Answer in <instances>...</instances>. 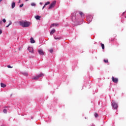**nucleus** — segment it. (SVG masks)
Segmentation results:
<instances>
[{
	"instance_id": "11",
	"label": "nucleus",
	"mask_w": 126,
	"mask_h": 126,
	"mask_svg": "<svg viewBox=\"0 0 126 126\" xmlns=\"http://www.w3.org/2000/svg\"><path fill=\"white\" fill-rule=\"evenodd\" d=\"M55 32H56V30L55 29L52 30L50 32V35L52 36V35L54 34V33H55Z\"/></svg>"
},
{
	"instance_id": "29",
	"label": "nucleus",
	"mask_w": 126,
	"mask_h": 126,
	"mask_svg": "<svg viewBox=\"0 0 126 126\" xmlns=\"http://www.w3.org/2000/svg\"><path fill=\"white\" fill-rule=\"evenodd\" d=\"M23 5H24V4H21V5H20V7H22V6H23Z\"/></svg>"
},
{
	"instance_id": "37",
	"label": "nucleus",
	"mask_w": 126,
	"mask_h": 126,
	"mask_svg": "<svg viewBox=\"0 0 126 126\" xmlns=\"http://www.w3.org/2000/svg\"><path fill=\"white\" fill-rule=\"evenodd\" d=\"M28 0H26V1H28Z\"/></svg>"
},
{
	"instance_id": "5",
	"label": "nucleus",
	"mask_w": 126,
	"mask_h": 126,
	"mask_svg": "<svg viewBox=\"0 0 126 126\" xmlns=\"http://www.w3.org/2000/svg\"><path fill=\"white\" fill-rule=\"evenodd\" d=\"M56 1H54L52 3L50 4V5L48 7V9H52V8H54L56 5Z\"/></svg>"
},
{
	"instance_id": "39",
	"label": "nucleus",
	"mask_w": 126,
	"mask_h": 126,
	"mask_svg": "<svg viewBox=\"0 0 126 126\" xmlns=\"http://www.w3.org/2000/svg\"><path fill=\"white\" fill-rule=\"evenodd\" d=\"M32 119H33V117H32Z\"/></svg>"
},
{
	"instance_id": "9",
	"label": "nucleus",
	"mask_w": 126,
	"mask_h": 126,
	"mask_svg": "<svg viewBox=\"0 0 126 126\" xmlns=\"http://www.w3.org/2000/svg\"><path fill=\"white\" fill-rule=\"evenodd\" d=\"M38 53L40 56H44V51L42 49H39L38 50Z\"/></svg>"
},
{
	"instance_id": "15",
	"label": "nucleus",
	"mask_w": 126,
	"mask_h": 126,
	"mask_svg": "<svg viewBox=\"0 0 126 126\" xmlns=\"http://www.w3.org/2000/svg\"><path fill=\"white\" fill-rule=\"evenodd\" d=\"M0 85H1V87H2L3 88H4L5 87H6V85L1 83L0 84Z\"/></svg>"
},
{
	"instance_id": "30",
	"label": "nucleus",
	"mask_w": 126,
	"mask_h": 126,
	"mask_svg": "<svg viewBox=\"0 0 126 126\" xmlns=\"http://www.w3.org/2000/svg\"><path fill=\"white\" fill-rule=\"evenodd\" d=\"M2 24V21L0 20V25H1Z\"/></svg>"
},
{
	"instance_id": "17",
	"label": "nucleus",
	"mask_w": 126,
	"mask_h": 126,
	"mask_svg": "<svg viewBox=\"0 0 126 126\" xmlns=\"http://www.w3.org/2000/svg\"><path fill=\"white\" fill-rule=\"evenodd\" d=\"M54 26H58V24H52L51 26H50V28H52V27H54Z\"/></svg>"
},
{
	"instance_id": "10",
	"label": "nucleus",
	"mask_w": 126,
	"mask_h": 126,
	"mask_svg": "<svg viewBox=\"0 0 126 126\" xmlns=\"http://www.w3.org/2000/svg\"><path fill=\"white\" fill-rule=\"evenodd\" d=\"M79 13L80 15H81V17H82V19L85 18L84 14L82 12L80 11V12H79Z\"/></svg>"
},
{
	"instance_id": "36",
	"label": "nucleus",
	"mask_w": 126,
	"mask_h": 126,
	"mask_svg": "<svg viewBox=\"0 0 126 126\" xmlns=\"http://www.w3.org/2000/svg\"><path fill=\"white\" fill-rule=\"evenodd\" d=\"M126 13V12H123V14H125Z\"/></svg>"
},
{
	"instance_id": "38",
	"label": "nucleus",
	"mask_w": 126,
	"mask_h": 126,
	"mask_svg": "<svg viewBox=\"0 0 126 126\" xmlns=\"http://www.w3.org/2000/svg\"><path fill=\"white\" fill-rule=\"evenodd\" d=\"M19 2H20V1H19Z\"/></svg>"
},
{
	"instance_id": "8",
	"label": "nucleus",
	"mask_w": 126,
	"mask_h": 126,
	"mask_svg": "<svg viewBox=\"0 0 126 126\" xmlns=\"http://www.w3.org/2000/svg\"><path fill=\"white\" fill-rule=\"evenodd\" d=\"M28 50L30 53H31L32 54H33L34 53V50H33V47H29Z\"/></svg>"
},
{
	"instance_id": "23",
	"label": "nucleus",
	"mask_w": 126,
	"mask_h": 126,
	"mask_svg": "<svg viewBox=\"0 0 126 126\" xmlns=\"http://www.w3.org/2000/svg\"><path fill=\"white\" fill-rule=\"evenodd\" d=\"M2 22H3V23H5V22H6V20H5V19H3L2 21Z\"/></svg>"
},
{
	"instance_id": "20",
	"label": "nucleus",
	"mask_w": 126,
	"mask_h": 126,
	"mask_svg": "<svg viewBox=\"0 0 126 126\" xmlns=\"http://www.w3.org/2000/svg\"><path fill=\"white\" fill-rule=\"evenodd\" d=\"M3 113H4V114H6V113H7V109H4L3 110Z\"/></svg>"
},
{
	"instance_id": "35",
	"label": "nucleus",
	"mask_w": 126,
	"mask_h": 126,
	"mask_svg": "<svg viewBox=\"0 0 126 126\" xmlns=\"http://www.w3.org/2000/svg\"><path fill=\"white\" fill-rule=\"evenodd\" d=\"M42 3H42V2H40V3H39L40 4H42Z\"/></svg>"
},
{
	"instance_id": "22",
	"label": "nucleus",
	"mask_w": 126,
	"mask_h": 126,
	"mask_svg": "<svg viewBox=\"0 0 126 126\" xmlns=\"http://www.w3.org/2000/svg\"><path fill=\"white\" fill-rule=\"evenodd\" d=\"M48 4H50V1L46 2L44 5L46 6L48 5Z\"/></svg>"
},
{
	"instance_id": "2",
	"label": "nucleus",
	"mask_w": 126,
	"mask_h": 126,
	"mask_svg": "<svg viewBox=\"0 0 126 126\" xmlns=\"http://www.w3.org/2000/svg\"><path fill=\"white\" fill-rule=\"evenodd\" d=\"M20 25L22 27H29L30 26V23L28 22L21 21L20 22Z\"/></svg>"
},
{
	"instance_id": "32",
	"label": "nucleus",
	"mask_w": 126,
	"mask_h": 126,
	"mask_svg": "<svg viewBox=\"0 0 126 126\" xmlns=\"http://www.w3.org/2000/svg\"><path fill=\"white\" fill-rule=\"evenodd\" d=\"M45 7H46V5H45V4H44V5L42 7V9H44V8H45Z\"/></svg>"
},
{
	"instance_id": "27",
	"label": "nucleus",
	"mask_w": 126,
	"mask_h": 126,
	"mask_svg": "<svg viewBox=\"0 0 126 126\" xmlns=\"http://www.w3.org/2000/svg\"><path fill=\"white\" fill-rule=\"evenodd\" d=\"M49 52H50V53H53V49H50V50H49Z\"/></svg>"
},
{
	"instance_id": "33",
	"label": "nucleus",
	"mask_w": 126,
	"mask_h": 126,
	"mask_svg": "<svg viewBox=\"0 0 126 126\" xmlns=\"http://www.w3.org/2000/svg\"><path fill=\"white\" fill-rule=\"evenodd\" d=\"M6 108H10V106H6Z\"/></svg>"
},
{
	"instance_id": "24",
	"label": "nucleus",
	"mask_w": 126,
	"mask_h": 126,
	"mask_svg": "<svg viewBox=\"0 0 126 126\" xmlns=\"http://www.w3.org/2000/svg\"><path fill=\"white\" fill-rule=\"evenodd\" d=\"M94 117H95V118H98V114L95 113L94 114Z\"/></svg>"
},
{
	"instance_id": "26",
	"label": "nucleus",
	"mask_w": 126,
	"mask_h": 126,
	"mask_svg": "<svg viewBox=\"0 0 126 126\" xmlns=\"http://www.w3.org/2000/svg\"><path fill=\"white\" fill-rule=\"evenodd\" d=\"M23 74H24V75H26V76H28V73H24Z\"/></svg>"
},
{
	"instance_id": "4",
	"label": "nucleus",
	"mask_w": 126,
	"mask_h": 126,
	"mask_svg": "<svg viewBox=\"0 0 126 126\" xmlns=\"http://www.w3.org/2000/svg\"><path fill=\"white\" fill-rule=\"evenodd\" d=\"M93 18V17H92V16L88 15L86 19V20L88 22V23H90V22L92 21Z\"/></svg>"
},
{
	"instance_id": "16",
	"label": "nucleus",
	"mask_w": 126,
	"mask_h": 126,
	"mask_svg": "<svg viewBox=\"0 0 126 126\" xmlns=\"http://www.w3.org/2000/svg\"><path fill=\"white\" fill-rule=\"evenodd\" d=\"M35 19H36V20H39L40 19V18H41V16L37 15L35 16Z\"/></svg>"
},
{
	"instance_id": "25",
	"label": "nucleus",
	"mask_w": 126,
	"mask_h": 126,
	"mask_svg": "<svg viewBox=\"0 0 126 126\" xmlns=\"http://www.w3.org/2000/svg\"><path fill=\"white\" fill-rule=\"evenodd\" d=\"M7 67H8V68H12V66H11L10 65H7Z\"/></svg>"
},
{
	"instance_id": "3",
	"label": "nucleus",
	"mask_w": 126,
	"mask_h": 126,
	"mask_svg": "<svg viewBox=\"0 0 126 126\" xmlns=\"http://www.w3.org/2000/svg\"><path fill=\"white\" fill-rule=\"evenodd\" d=\"M42 76H44V74L40 73V74L33 77L32 79H34V80H37V79H39L40 77H42Z\"/></svg>"
},
{
	"instance_id": "31",
	"label": "nucleus",
	"mask_w": 126,
	"mask_h": 126,
	"mask_svg": "<svg viewBox=\"0 0 126 126\" xmlns=\"http://www.w3.org/2000/svg\"><path fill=\"white\" fill-rule=\"evenodd\" d=\"M2 33V31L1 30H0V35Z\"/></svg>"
},
{
	"instance_id": "18",
	"label": "nucleus",
	"mask_w": 126,
	"mask_h": 126,
	"mask_svg": "<svg viewBox=\"0 0 126 126\" xmlns=\"http://www.w3.org/2000/svg\"><path fill=\"white\" fill-rule=\"evenodd\" d=\"M9 24L6 27L7 28L8 27H9V26H10V25H11V24H12V22H11V21H9Z\"/></svg>"
},
{
	"instance_id": "21",
	"label": "nucleus",
	"mask_w": 126,
	"mask_h": 126,
	"mask_svg": "<svg viewBox=\"0 0 126 126\" xmlns=\"http://www.w3.org/2000/svg\"><path fill=\"white\" fill-rule=\"evenodd\" d=\"M32 6H36V4L34 2L31 3Z\"/></svg>"
},
{
	"instance_id": "14",
	"label": "nucleus",
	"mask_w": 126,
	"mask_h": 126,
	"mask_svg": "<svg viewBox=\"0 0 126 126\" xmlns=\"http://www.w3.org/2000/svg\"><path fill=\"white\" fill-rule=\"evenodd\" d=\"M61 38V37H59V36H54V39L55 40H60Z\"/></svg>"
},
{
	"instance_id": "7",
	"label": "nucleus",
	"mask_w": 126,
	"mask_h": 126,
	"mask_svg": "<svg viewBox=\"0 0 126 126\" xmlns=\"http://www.w3.org/2000/svg\"><path fill=\"white\" fill-rule=\"evenodd\" d=\"M112 80L114 83H118V82H119V79L114 77H112Z\"/></svg>"
},
{
	"instance_id": "19",
	"label": "nucleus",
	"mask_w": 126,
	"mask_h": 126,
	"mask_svg": "<svg viewBox=\"0 0 126 126\" xmlns=\"http://www.w3.org/2000/svg\"><path fill=\"white\" fill-rule=\"evenodd\" d=\"M100 45L101 46V48H102V50H104L105 49V45H104V44L101 43Z\"/></svg>"
},
{
	"instance_id": "34",
	"label": "nucleus",
	"mask_w": 126,
	"mask_h": 126,
	"mask_svg": "<svg viewBox=\"0 0 126 126\" xmlns=\"http://www.w3.org/2000/svg\"><path fill=\"white\" fill-rule=\"evenodd\" d=\"M2 1V0H0V2H1Z\"/></svg>"
},
{
	"instance_id": "1",
	"label": "nucleus",
	"mask_w": 126,
	"mask_h": 126,
	"mask_svg": "<svg viewBox=\"0 0 126 126\" xmlns=\"http://www.w3.org/2000/svg\"><path fill=\"white\" fill-rule=\"evenodd\" d=\"M71 18L72 21H73V22H74V23H76V22H78V19H77V17L76 16V13L74 12L72 13Z\"/></svg>"
},
{
	"instance_id": "13",
	"label": "nucleus",
	"mask_w": 126,
	"mask_h": 126,
	"mask_svg": "<svg viewBox=\"0 0 126 126\" xmlns=\"http://www.w3.org/2000/svg\"><path fill=\"white\" fill-rule=\"evenodd\" d=\"M11 7L12 9H13L14 7H15V2H12L11 4Z\"/></svg>"
},
{
	"instance_id": "6",
	"label": "nucleus",
	"mask_w": 126,
	"mask_h": 126,
	"mask_svg": "<svg viewBox=\"0 0 126 126\" xmlns=\"http://www.w3.org/2000/svg\"><path fill=\"white\" fill-rule=\"evenodd\" d=\"M112 106L114 109L115 110H117L118 109V103L114 102V101H112Z\"/></svg>"
},
{
	"instance_id": "12",
	"label": "nucleus",
	"mask_w": 126,
	"mask_h": 126,
	"mask_svg": "<svg viewBox=\"0 0 126 126\" xmlns=\"http://www.w3.org/2000/svg\"><path fill=\"white\" fill-rule=\"evenodd\" d=\"M31 44H34V43H35V40H34V38H33V37L31 38Z\"/></svg>"
},
{
	"instance_id": "28",
	"label": "nucleus",
	"mask_w": 126,
	"mask_h": 126,
	"mask_svg": "<svg viewBox=\"0 0 126 126\" xmlns=\"http://www.w3.org/2000/svg\"><path fill=\"white\" fill-rule=\"evenodd\" d=\"M103 61L104 63H108V60H104Z\"/></svg>"
}]
</instances>
